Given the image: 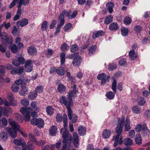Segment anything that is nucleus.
Returning <instances> with one entry per match:
<instances>
[{"label": "nucleus", "instance_id": "nucleus-1", "mask_svg": "<svg viewBox=\"0 0 150 150\" xmlns=\"http://www.w3.org/2000/svg\"><path fill=\"white\" fill-rule=\"evenodd\" d=\"M76 93L73 91H70L68 95L67 96V98L65 96L62 95L59 98V102L66 107L67 110V114L69 119H71V114L73 113L72 110L71 108V106L73 105V101L72 98L75 96Z\"/></svg>", "mask_w": 150, "mask_h": 150}, {"label": "nucleus", "instance_id": "nucleus-2", "mask_svg": "<svg viewBox=\"0 0 150 150\" xmlns=\"http://www.w3.org/2000/svg\"><path fill=\"white\" fill-rule=\"evenodd\" d=\"M125 117L124 115H122L120 120L119 119L117 126L115 129V132L117 133L116 136L113 137L112 141H115L113 144L114 147H116L119 144L121 145L122 143V132L123 127L125 124Z\"/></svg>", "mask_w": 150, "mask_h": 150}, {"label": "nucleus", "instance_id": "nucleus-3", "mask_svg": "<svg viewBox=\"0 0 150 150\" xmlns=\"http://www.w3.org/2000/svg\"><path fill=\"white\" fill-rule=\"evenodd\" d=\"M8 122L12 127L7 128L8 132L10 134V136L13 138H15L17 137V131H19L23 136L27 137V134L25 132L24 130L20 129V126L18 123L13 121L12 119H9Z\"/></svg>", "mask_w": 150, "mask_h": 150}, {"label": "nucleus", "instance_id": "nucleus-4", "mask_svg": "<svg viewBox=\"0 0 150 150\" xmlns=\"http://www.w3.org/2000/svg\"><path fill=\"white\" fill-rule=\"evenodd\" d=\"M0 38H1V41L4 44H10L9 48L13 53L15 54L17 52L18 50V47L15 44L12 43V39L8 38L5 32L1 33L0 31Z\"/></svg>", "mask_w": 150, "mask_h": 150}, {"label": "nucleus", "instance_id": "nucleus-5", "mask_svg": "<svg viewBox=\"0 0 150 150\" xmlns=\"http://www.w3.org/2000/svg\"><path fill=\"white\" fill-rule=\"evenodd\" d=\"M60 133L62 134V137L63 138L62 140L63 143H68V145L69 147L71 144V141L72 139V137L71 135H69V131L67 129L62 128L60 131Z\"/></svg>", "mask_w": 150, "mask_h": 150}, {"label": "nucleus", "instance_id": "nucleus-6", "mask_svg": "<svg viewBox=\"0 0 150 150\" xmlns=\"http://www.w3.org/2000/svg\"><path fill=\"white\" fill-rule=\"evenodd\" d=\"M112 79H113V81L112 82L111 87L114 92L109 91L107 92L105 94L106 96L109 100H112L114 98L116 91V80L114 77H112Z\"/></svg>", "mask_w": 150, "mask_h": 150}, {"label": "nucleus", "instance_id": "nucleus-7", "mask_svg": "<svg viewBox=\"0 0 150 150\" xmlns=\"http://www.w3.org/2000/svg\"><path fill=\"white\" fill-rule=\"evenodd\" d=\"M32 109L29 107L21 108L20 109V112L23 115L24 117L25 122L29 121L30 118V112L31 111Z\"/></svg>", "mask_w": 150, "mask_h": 150}, {"label": "nucleus", "instance_id": "nucleus-8", "mask_svg": "<svg viewBox=\"0 0 150 150\" xmlns=\"http://www.w3.org/2000/svg\"><path fill=\"white\" fill-rule=\"evenodd\" d=\"M31 124L33 125H37L38 128L41 129L44 126V120L41 118L37 119L33 118L30 120Z\"/></svg>", "mask_w": 150, "mask_h": 150}, {"label": "nucleus", "instance_id": "nucleus-9", "mask_svg": "<svg viewBox=\"0 0 150 150\" xmlns=\"http://www.w3.org/2000/svg\"><path fill=\"white\" fill-rule=\"evenodd\" d=\"M13 142L15 144L17 145L14 146V148L16 149L21 150V148L20 147V146H21L22 148L26 146V143L22 138H20L19 139H15Z\"/></svg>", "mask_w": 150, "mask_h": 150}, {"label": "nucleus", "instance_id": "nucleus-10", "mask_svg": "<svg viewBox=\"0 0 150 150\" xmlns=\"http://www.w3.org/2000/svg\"><path fill=\"white\" fill-rule=\"evenodd\" d=\"M58 21H59L60 24L57 25V26L56 31L54 33V34L55 35H57L58 33L60 31L61 27L64 24V19L63 14H60L58 19Z\"/></svg>", "mask_w": 150, "mask_h": 150}, {"label": "nucleus", "instance_id": "nucleus-11", "mask_svg": "<svg viewBox=\"0 0 150 150\" xmlns=\"http://www.w3.org/2000/svg\"><path fill=\"white\" fill-rule=\"evenodd\" d=\"M24 70L23 66L19 67L18 68L14 67L11 70L10 73L12 75L18 74L19 75L23 73Z\"/></svg>", "mask_w": 150, "mask_h": 150}, {"label": "nucleus", "instance_id": "nucleus-12", "mask_svg": "<svg viewBox=\"0 0 150 150\" xmlns=\"http://www.w3.org/2000/svg\"><path fill=\"white\" fill-rule=\"evenodd\" d=\"M33 65L30 60H27L25 64V70L27 72H31L33 69Z\"/></svg>", "mask_w": 150, "mask_h": 150}, {"label": "nucleus", "instance_id": "nucleus-13", "mask_svg": "<svg viewBox=\"0 0 150 150\" xmlns=\"http://www.w3.org/2000/svg\"><path fill=\"white\" fill-rule=\"evenodd\" d=\"M82 60L81 57L79 55L78 53V54L74 57L72 64L74 66H79Z\"/></svg>", "mask_w": 150, "mask_h": 150}, {"label": "nucleus", "instance_id": "nucleus-14", "mask_svg": "<svg viewBox=\"0 0 150 150\" xmlns=\"http://www.w3.org/2000/svg\"><path fill=\"white\" fill-rule=\"evenodd\" d=\"M141 134L144 137H148L150 134L149 130L148 129L146 125L143 126L141 130Z\"/></svg>", "mask_w": 150, "mask_h": 150}, {"label": "nucleus", "instance_id": "nucleus-15", "mask_svg": "<svg viewBox=\"0 0 150 150\" xmlns=\"http://www.w3.org/2000/svg\"><path fill=\"white\" fill-rule=\"evenodd\" d=\"M27 51L28 54L30 56L35 55L37 53L36 48L33 46H31L28 47Z\"/></svg>", "mask_w": 150, "mask_h": 150}, {"label": "nucleus", "instance_id": "nucleus-16", "mask_svg": "<svg viewBox=\"0 0 150 150\" xmlns=\"http://www.w3.org/2000/svg\"><path fill=\"white\" fill-rule=\"evenodd\" d=\"M73 137L74 139L73 143L74 146L76 148L78 147L79 145L78 135L75 132L73 133Z\"/></svg>", "mask_w": 150, "mask_h": 150}, {"label": "nucleus", "instance_id": "nucleus-17", "mask_svg": "<svg viewBox=\"0 0 150 150\" xmlns=\"http://www.w3.org/2000/svg\"><path fill=\"white\" fill-rule=\"evenodd\" d=\"M105 34V32L102 30L95 31L93 33L92 38L93 39L102 36Z\"/></svg>", "mask_w": 150, "mask_h": 150}, {"label": "nucleus", "instance_id": "nucleus-18", "mask_svg": "<svg viewBox=\"0 0 150 150\" xmlns=\"http://www.w3.org/2000/svg\"><path fill=\"white\" fill-rule=\"evenodd\" d=\"M119 28L118 25L116 22L111 23L109 26V29L112 31H115L118 29Z\"/></svg>", "mask_w": 150, "mask_h": 150}, {"label": "nucleus", "instance_id": "nucleus-19", "mask_svg": "<svg viewBox=\"0 0 150 150\" xmlns=\"http://www.w3.org/2000/svg\"><path fill=\"white\" fill-rule=\"evenodd\" d=\"M28 23V19L26 18H24L21 21H18L16 24L17 26L20 25L21 27H23L27 25Z\"/></svg>", "mask_w": 150, "mask_h": 150}, {"label": "nucleus", "instance_id": "nucleus-20", "mask_svg": "<svg viewBox=\"0 0 150 150\" xmlns=\"http://www.w3.org/2000/svg\"><path fill=\"white\" fill-rule=\"evenodd\" d=\"M57 90L59 93H62L66 92L67 88L63 84L59 83L57 86Z\"/></svg>", "mask_w": 150, "mask_h": 150}, {"label": "nucleus", "instance_id": "nucleus-21", "mask_svg": "<svg viewBox=\"0 0 150 150\" xmlns=\"http://www.w3.org/2000/svg\"><path fill=\"white\" fill-rule=\"evenodd\" d=\"M78 133L81 136L84 135L86 133V129L83 126L80 125L78 128Z\"/></svg>", "mask_w": 150, "mask_h": 150}, {"label": "nucleus", "instance_id": "nucleus-22", "mask_svg": "<svg viewBox=\"0 0 150 150\" xmlns=\"http://www.w3.org/2000/svg\"><path fill=\"white\" fill-rule=\"evenodd\" d=\"M111 134L110 131L108 129L104 130L102 132V136L103 138L105 139L109 138Z\"/></svg>", "mask_w": 150, "mask_h": 150}, {"label": "nucleus", "instance_id": "nucleus-23", "mask_svg": "<svg viewBox=\"0 0 150 150\" xmlns=\"http://www.w3.org/2000/svg\"><path fill=\"white\" fill-rule=\"evenodd\" d=\"M57 127L55 125H53L51 127L49 130L50 135L52 136L55 135L57 133Z\"/></svg>", "mask_w": 150, "mask_h": 150}, {"label": "nucleus", "instance_id": "nucleus-24", "mask_svg": "<svg viewBox=\"0 0 150 150\" xmlns=\"http://www.w3.org/2000/svg\"><path fill=\"white\" fill-rule=\"evenodd\" d=\"M125 129L126 131H129L131 129L130 126V121L129 118L127 117L126 118L125 121Z\"/></svg>", "mask_w": 150, "mask_h": 150}, {"label": "nucleus", "instance_id": "nucleus-25", "mask_svg": "<svg viewBox=\"0 0 150 150\" xmlns=\"http://www.w3.org/2000/svg\"><path fill=\"white\" fill-rule=\"evenodd\" d=\"M2 115L3 114L5 116H8L9 115V112L11 110V109L8 107L3 108L1 107Z\"/></svg>", "mask_w": 150, "mask_h": 150}, {"label": "nucleus", "instance_id": "nucleus-26", "mask_svg": "<svg viewBox=\"0 0 150 150\" xmlns=\"http://www.w3.org/2000/svg\"><path fill=\"white\" fill-rule=\"evenodd\" d=\"M21 96H24L28 93V87L26 86H22L21 89L19 91Z\"/></svg>", "mask_w": 150, "mask_h": 150}, {"label": "nucleus", "instance_id": "nucleus-27", "mask_svg": "<svg viewBox=\"0 0 150 150\" xmlns=\"http://www.w3.org/2000/svg\"><path fill=\"white\" fill-rule=\"evenodd\" d=\"M129 56L132 60H135L138 57L137 54L135 53V51H130L129 53Z\"/></svg>", "mask_w": 150, "mask_h": 150}, {"label": "nucleus", "instance_id": "nucleus-28", "mask_svg": "<svg viewBox=\"0 0 150 150\" xmlns=\"http://www.w3.org/2000/svg\"><path fill=\"white\" fill-rule=\"evenodd\" d=\"M56 73L60 76H63L65 74L64 69L62 67H57Z\"/></svg>", "mask_w": 150, "mask_h": 150}, {"label": "nucleus", "instance_id": "nucleus-29", "mask_svg": "<svg viewBox=\"0 0 150 150\" xmlns=\"http://www.w3.org/2000/svg\"><path fill=\"white\" fill-rule=\"evenodd\" d=\"M37 93L35 91L30 92L28 95V98L30 99L33 100L35 99L37 96Z\"/></svg>", "mask_w": 150, "mask_h": 150}, {"label": "nucleus", "instance_id": "nucleus-30", "mask_svg": "<svg viewBox=\"0 0 150 150\" xmlns=\"http://www.w3.org/2000/svg\"><path fill=\"white\" fill-rule=\"evenodd\" d=\"M114 6V4L111 2H108L106 4V6L108 7V11L110 13L112 12L113 8Z\"/></svg>", "mask_w": 150, "mask_h": 150}, {"label": "nucleus", "instance_id": "nucleus-31", "mask_svg": "<svg viewBox=\"0 0 150 150\" xmlns=\"http://www.w3.org/2000/svg\"><path fill=\"white\" fill-rule=\"evenodd\" d=\"M135 140L136 144L140 145L142 144V137L140 134H138L136 135L135 138Z\"/></svg>", "mask_w": 150, "mask_h": 150}, {"label": "nucleus", "instance_id": "nucleus-32", "mask_svg": "<svg viewBox=\"0 0 150 150\" xmlns=\"http://www.w3.org/2000/svg\"><path fill=\"white\" fill-rule=\"evenodd\" d=\"M65 52H62L60 54V58L61 65L64 64L65 62Z\"/></svg>", "mask_w": 150, "mask_h": 150}, {"label": "nucleus", "instance_id": "nucleus-33", "mask_svg": "<svg viewBox=\"0 0 150 150\" xmlns=\"http://www.w3.org/2000/svg\"><path fill=\"white\" fill-rule=\"evenodd\" d=\"M113 17L112 15L108 16L105 19L104 23L105 24H108L111 22L113 20Z\"/></svg>", "mask_w": 150, "mask_h": 150}, {"label": "nucleus", "instance_id": "nucleus-34", "mask_svg": "<svg viewBox=\"0 0 150 150\" xmlns=\"http://www.w3.org/2000/svg\"><path fill=\"white\" fill-rule=\"evenodd\" d=\"M129 30L127 28L122 27L121 30V33L122 35L124 37L127 36L128 34Z\"/></svg>", "mask_w": 150, "mask_h": 150}, {"label": "nucleus", "instance_id": "nucleus-35", "mask_svg": "<svg viewBox=\"0 0 150 150\" xmlns=\"http://www.w3.org/2000/svg\"><path fill=\"white\" fill-rule=\"evenodd\" d=\"M46 111L48 115H52L54 113V108L51 106L46 107Z\"/></svg>", "mask_w": 150, "mask_h": 150}, {"label": "nucleus", "instance_id": "nucleus-36", "mask_svg": "<svg viewBox=\"0 0 150 150\" xmlns=\"http://www.w3.org/2000/svg\"><path fill=\"white\" fill-rule=\"evenodd\" d=\"M48 22L46 21H44L42 23L41 25V28L42 31H46L48 26Z\"/></svg>", "mask_w": 150, "mask_h": 150}, {"label": "nucleus", "instance_id": "nucleus-37", "mask_svg": "<svg viewBox=\"0 0 150 150\" xmlns=\"http://www.w3.org/2000/svg\"><path fill=\"white\" fill-rule=\"evenodd\" d=\"M63 125L64 127L63 128L65 129H67L68 126V122H67V115L65 113H64L63 115Z\"/></svg>", "mask_w": 150, "mask_h": 150}, {"label": "nucleus", "instance_id": "nucleus-38", "mask_svg": "<svg viewBox=\"0 0 150 150\" xmlns=\"http://www.w3.org/2000/svg\"><path fill=\"white\" fill-rule=\"evenodd\" d=\"M146 102L145 99L143 97H141L139 98L137 100L138 104L141 106L144 105Z\"/></svg>", "mask_w": 150, "mask_h": 150}, {"label": "nucleus", "instance_id": "nucleus-39", "mask_svg": "<svg viewBox=\"0 0 150 150\" xmlns=\"http://www.w3.org/2000/svg\"><path fill=\"white\" fill-rule=\"evenodd\" d=\"M133 142L132 139L127 138L124 139V143L126 145H130L132 144Z\"/></svg>", "mask_w": 150, "mask_h": 150}, {"label": "nucleus", "instance_id": "nucleus-40", "mask_svg": "<svg viewBox=\"0 0 150 150\" xmlns=\"http://www.w3.org/2000/svg\"><path fill=\"white\" fill-rule=\"evenodd\" d=\"M70 51L72 53H74L76 52L78 50V47L76 44H74L72 45L70 47Z\"/></svg>", "mask_w": 150, "mask_h": 150}, {"label": "nucleus", "instance_id": "nucleus-41", "mask_svg": "<svg viewBox=\"0 0 150 150\" xmlns=\"http://www.w3.org/2000/svg\"><path fill=\"white\" fill-rule=\"evenodd\" d=\"M97 49V46L93 45L90 48L89 50L88 55L91 56L94 52Z\"/></svg>", "mask_w": 150, "mask_h": 150}, {"label": "nucleus", "instance_id": "nucleus-42", "mask_svg": "<svg viewBox=\"0 0 150 150\" xmlns=\"http://www.w3.org/2000/svg\"><path fill=\"white\" fill-rule=\"evenodd\" d=\"M13 35L15 36H18V34L19 33V31L16 26H14L12 29L11 31Z\"/></svg>", "mask_w": 150, "mask_h": 150}, {"label": "nucleus", "instance_id": "nucleus-43", "mask_svg": "<svg viewBox=\"0 0 150 150\" xmlns=\"http://www.w3.org/2000/svg\"><path fill=\"white\" fill-rule=\"evenodd\" d=\"M73 25L70 23H68L66 24L64 27V29L65 32L69 31L72 27Z\"/></svg>", "mask_w": 150, "mask_h": 150}, {"label": "nucleus", "instance_id": "nucleus-44", "mask_svg": "<svg viewBox=\"0 0 150 150\" xmlns=\"http://www.w3.org/2000/svg\"><path fill=\"white\" fill-rule=\"evenodd\" d=\"M132 22V20L129 17H126L124 20V23L127 25H129Z\"/></svg>", "mask_w": 150, "mask_h": 150}, {"label": "nucleus", "instance_id": "nucleus-45", "mask_svg": "<svg viewBox=\"0 0 150 150\" xmlns=\"http://www.w3.org/2000/svg\"><path fill=\"white\" fill-rule=\"evenodd\" d=\"M19 86L17 84H14L12 85L11 86L12 91L13 92L16 93L19 90Z\"/></svg>", "mask_w": 150, "mask_h": 150}, {"label": "nucleus", "instance_id": "nucleus-46", "mask_svg": "<svg viewBox=\"0 0 150 150\" xmlns=\"http://www.w3.org/2000/svg\"><path fill=\"white\" fill-rule=\"evenodd\" d=\"M141 110V108L137 106H135L133 107L132 109L133 112L136 114H138L139 113Z\"/></svg>", "mask_w": 150, "mask_h": 150}, {"label": "nucleus", "instance_id": "nucleus-47", "mask_svg": "<svg viewBox=\"0 0 150 150\" xmlns=\"http://www.w3.org/2000/svg\"><path fill=\"white\" fill-rule=\"evenodd\" d=\"M19 54H17L16 56V58H18V60L20 63V64H24L25 63V60L24 58L20 56L19 57H18L19 56Z\"/></svg>", "mask_w": 150, "mask_h": 150}, {"label": "nucleus", "instance_id": "nucleus-48", "mask_svg": "<svg viewBox=\"0 0 150 150\" xmlns=\"http://www.w3.org/2000/svg\"><path fill=\"white\" fill-rule=\"evenodd\" d=\"M43 87L41 85L38 86L35 89V91L37 93H40L43 92Z\"/></svg>", "mask_w": 150, "mask_h": 150}, {"label": "nucleus", "instance_id": "nucleus-49", "mask_svg": "<svg viewBox=\"0 0 150 150\" xmlns=\"http://www.w3.org/2000/svg\"><path fill=\"white\" fill-rule=\"evenodd\" d=\"M21 103L23 106L26 107L29 105V102L28 99H23L21 100Z\"/></svg>", "mask_w": 150, "mask_h": 150}, {"label": "nucleus", "instance_id": "nucleus-50", "mask_svg": "<svg viewBox=\"0 0 150 150\" xmlns=\"http://www.w3.org/2000/svg\"><path fill=\"white\" fill-rule=\"evenodd\" d=\"M108 69L109 70L112 71L117 67V65L115 63L109 64L108 65Z\"/></svg>", "mask_w": 150, "mask_h": 150}, {"label": "nucleus", "instance_id": "nucleus-51", "mask_svg": "<svg viewBox=\"0 0 150 150\" xmlns=\"http://www.w3.org/2000/svg\"><path fill=\"white\" fill-rule=\"evenodd\" d=\"M56 119L57 122H60L62 121V119L63 120V118L61 114L58 113L57 115Z\"/></svg>", "mask_w": 150, "mask_h": 150}, {"label": "nucleus", "instance_id": "nucleus-52", "mask_svg": "<svg viewBox=\"0 0 150 150\" xmlns=\"http://www.w3.org/2000/svg\"><path fill=\"white\" fill-rule=\"evenodd\" d=\"M68 143H69V142H68L67 143H63L64 144L63 145V146L61 150H69L70 148H71V146L69 147L68 145Z\"/></svg>", "mask_w": 150, "mask_h": 150}, {"label": "nucleus", "instance_id": "nucleus-53", "mask_svg": "<svg viewBox=\"0 0 150 150\" xmlns=\"http://www.w3.org/2000/svg\"><path fill=\"white\" fill-rule=\"evenodd\" d=\"M106 74L105 73H101L99 74L97 77V79L99 80H101L106 78Z\"/></svg>", "mask_w": 150, "mask_h": 150}, {"label": "nucleus", "instance_id": "nucleus-54", "mask_svg": "<svg viewBox=\"0 0 150 150\" xmlns=\"http://www.w3.org/2000/svg\"><path fill=\"white\" fill-rule=\"evenodd\" d=\"M1 139L4 141H5L7 139V134L5 132H3L1 134Z\"/></svg>", "mask_w": 150, "mask_h": 150}, {"label": "nucleus", "instance_id": "nucleus-55", "mask_svg": "<svg viewBox=\"0 0 150 150\" xmlns=\"http://www.w3.org/2000/svg\"><path fill=\"white\" fill-rule=\"evenodd\" d=\"M142 125L141 124H139L137 125L136 127L135 128V129L136 132H139L141 131L142 130Z\"/></svg>", "mask_w": 150, "mask_h": 150}, {"label": "nucleus", "instance_id": "nucleus-56", "mask_svg": "<svg viewBox=\"0 0 150 150\" xmlns=\"http://www.w3.org/2000/svg\"><path fill=\"white\" fill-rule=\"evenodd\" d=\"M68 48V46L66 43H64L62 44L61 47V50L63 51H66Z\"/></svg>", "mask_w": 150, "mask_h": 150}, {"label": "nucleus", "instance_id": "nucleus-57", "mask_svg": "<svg viewBox=\"0 0 150 150\" xmlns=\"http://www.w3.org/2000/svg\"><path fill=\"white\" fill-rule=\"evenodd\" d=\"M11 24L10 23H6L5 22L3 23L1 25V28H3L4 26L6 29H8L10 27Z\"/></svg>", "mask_w": 150, "mask_h": 150}, {"label": "nucleus", "instance_id": "nucleus-58", "mask_svg": "<svg viewBox=\"0 0 150 150\" xmlns=\"http://www.w3.org/2000/svg\"><path fill=\"white\" fill-rule=\"evenodd\" d=\"M71 11H67L66 10H64V11L62 12V14H63V15L64 16V14H66V16L68 17L69 19H71Z\"/></svg>", "mask_w": 150, "mask_h": 150}, {"label": "nucleus", "instance_id": "nucleus-59", "mask_svg": "<svg viewBox=\"0 0 150 150\" xmlns=\"http://www.w3.org/2000/svg\"><path fill=\"white\" fill-rule=\"evenodd\" d=\"M29 137L30 140L32 142L35 143L37 142V140L36 139H35V137L32 134H29Z\"/></svg>", "mask_w": 150, "mask_h": 150}, {"label": "nucleus", "instance_id": "nucleus-60", "mask_svg": "<svg viewBox=\"0 0 150 150\" xmlns=\"http://www.w3.org/2000/svg\"><path fill=\"white\" fill-rule=\"evenodd\" d=\"M126 62V59L124 58H122L119 61L118 65H119V66L123 65L125 64Z\"/></svg>", "mask_w": 150, "mask_h": 150}, {"label": "nucleus", "instance_id": "nucleus-61", "mask_svg": "<svg viewBox=\"0 0 150 150\" xmlns=\"http://www.w3.org/2000/svg\"><path fill=\"white\" fill-rule=\"evenodd\" d=\"M89 43L88 40H87L82 45L81 48L83 49H84L88 47Z\"/></svg>", "mask_w": 150, "mask_h": 150}, {"label": "nucleus", "instance_id": "nucleus-62", "mask_svg": "<svg viewBox=\"0 0 150 150\" xmlns=\"http://www.w3.org/2000/svg\"><path fill=\"white\" fill-rule=\"evenodd\" d=\"M57 67H51L50 68V74L55 73L56 72Z\"/></svg>", "mask_w": 150, "mask_h": 150}, {"label": "nucleus", "instance_id": "nucleus-63", "mask_svg": "<svg viewBox=\"0 0 150 150\" xmlns=\"http://www.w3.org/2000/svg\"><path fill=\"white\" fill-rule=\"evenodd\" d=\"M27 148L28 150H33L34 147L33 144L30 142H28L27 146Z\"/></svg>", "mask_w": 150, "mask_h": 150}, {"label": "nucleus", "instance_id": "nucleus-64", "mask_svg": "<svg viewBox=\"0 0 150 150\" xmlns=\"http://www.w3.org/2000/svg\"><path fill=\"white\" fill-rule=\"evenodd\" d=\"M12 62L15 66L18 67L20 65V63L18 59H14L12 61Z\"/></svg>", "mask_w": 150, "mask_h": 150}]
</instances>
